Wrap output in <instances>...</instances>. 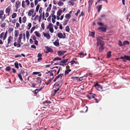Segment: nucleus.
<instances>
[{"label":"nucleus","mask_w":130,"mask_h":130,"mask_svg":"<svg viewBox=\"0 0 130 130\" xmlns=\"http://www.w3.org/2000/svg\"><path fill=\"white\" fill-rule=\"evenodd\" d=\"M23 38V41H25V34H19V37L17 40V43L16 42H15L13 43V45L14 46L17 47H19L21 46L20 43L21 42V39Z\"/></svg>","instance_id":"f257e3e1"},{"label":"nucleus","mask_w":130,"mask_h":130,"mask_svg":"<svg viewBox=\"0 0 130 130\" xmlns=\"http://www.w3.org/2000/svg\"><path fill=\"white\" fill-rule=\"evenodd\" d=\"M60 87L58 86L55 83L54 84V87L53 88V89L51 92V95L53 96L55 95L57 91L59 90Z\"/></svg>","instance_id":"f03ea898"},{"label":"nucleus","mask_w":130,"mask_h":130,"mask_svg":"<svg viewBox=\"0 0 130 130\" xmlns=\"http://www.w3.org/2000/svg\"><path fill=\"white\" fill-rule=\"evenodd\" d=\"M53 25L52 23L49 24L46 27L47 29H49L51 33H53L54 32Z\"/></svg>","instance_id":"7ed1b4c3"},{"label":"nucleus","mask_w":130,"mask_h":130,"mask_svg":"<svg viewBox=\"0 0 130 130\" xmlns=\"http://www.w3.org/2000/svg\"><path fill=\"white\" fill-rule=\"evenodd\" d=\"M97 45L98 46L100 45L101 46H104L105 44L103 41L101 40H100L99 39H96Z\"/></svg>","instance_id":"20e7f679"},{"label":"nucleus","mask_w":130,"mask_h":130,"mask_svg":"<svg viewBox=\"0 0 130 130\" xmlns=\"http://www.w3.org/2000/svg\"><path fill=\"white\" fill-rule=\"evenodd\" d=\"M57 36L60 39H64L66 37V35L64 32L63 33V34L61 32H59L58 33Z\"/></svg>","instance_id":"39448f33"},{"label":"nucleus","mask_w":130,"mask_h":130,"mask_svg":"<svg viewBox=\"0 0 130 130\" xmlns=\"http://www.w3.org/2000/svg\"><path fill=\"white\" fill-rule=\"evenodd\" d=\"M68 60V59H63L62 61L60 62V65L63 66L64 65H66L67 64L69 63Z\"/></svg>","instance_id":"423d86ee"},{"label":"nucleus","mask_w":130,"mask_h":130,"mask_svg":"<svg viewBox=\"0 0 130 130\" xmlns=\"http://www.w3.org/2000/svg\"><path fill=\"white\" fill-rule=\"evenodd\" d=\"M4 14V11L2 10H0V19H1L2 21L4 20L5 18V15L4 14L3 17H2V15Z\"/></svg>","instance_id":"0eeeda50"},{"label":"nucleus","mask_w":130,"mask_h":130,"mask_svg":"<svg viewBox=\"0 0 130 130\" xmlns=\"http://www.w3.org/2000/svg\"><path fill=\"white\" fill-rule=\"evenodd\" d=\"M45 48L47 50L46 52H45L46 53H48L49 52H53L52 49L51 48L48 47L47 46H45Z\"/></svg>","instance_id":"6e6552de"},{"label":"nucleus","mask_w":130,"mask_h":130,"mask_svg":"<svg viewBox=\"0 0 130 130\" xmlns=\"http://www.w3.org/2000/svg\"><path fill=\"white\" fill-rule=\"evenodd\" d=\"M96 89L99 90L100 89H102L103 87L97 83L96 84L94 85Z\"/></svg>","instance_id":"1a4fd4ad"},{"label":"nucleus","mask_w":130,"mask_h":130,"mask_svg":"<svg viewBox=\"0 0 130 130\" xmlns=\"http://www.w3.org/2000/svg\"><path fill=\"white\" fill-rule=\"evenodd\" d=\"M43 33L44 36L46 37L47 39L49 40L50 39L51 36L48 33H45L44 32H43Z\"/></svg>","instance_id":"9d476101"},{"label":"nucleus","mask_w":130,"mask_h":130,"mask_svg":"<svg viewBox=\"0 0 130 130\" xmlns=\"http://www.w3.org/2000/svg\"><path fill=\"white\" fill-rule=\"evenodd\" d=\"M13 40V38L11 36H9L8 38L7 39L8 43L9 44L11 45V43Z\"/></svg>","instance_id":"9b49d317"},{"label":"nucleus","mask_w":130,"mask_h":130,"mask_svg":"<svg viewBox=\"0 0 130 130\" xmlns=\"http://www.w3.org/2000/svg\"><path fill=\"white\" fill-rule=\"evenodd\" d=\"M11 10V7L10 6H8L7 8L5 10V12L6 13H7L8 15H9L10 14V12Z\"/></svg>","instance_id":"f8f14e48"},{"label":"nucleus","mask_w":130,"mask_h":130,"mask_svg":"<svg viewBox=\"0 0 130 130\" xmlns=\"http://www.w3.org/2000/svg\"><path fill=\"white\" fill-rule=\"evenodd\" d=\"M84 77V76L80 77H73V78H74V79H76L78 80L79 81H80L84 79L83 78Z\"/></svg>","instance_id":"ddd939ff"},{"label":"nucleus","mask_w":130,"mask_h":130,"mask_svg":"<svg viewBox=\"0 0 130 130\" xmlns=\"http://www.w3.org/2000/svg\"><path fill=\"white\" fill-rule=\"evenodd\" d=\"M66 52V51H58L57 52V54L58 55L60 56L64 55Z\"/></svg>","instance_id":"4468645a"},{"label":"nucleus","mask_w":130,"mask_h":130,"mask_svg":"<svg viewBox=\"0 0 130 130\" xmlns=\"http://www.w3.org/2000/svg\"><path fill=\"white\" fill-rule=\"evenodd\" d=\"M98 29L101 30L102 31H105L106 30V27H99L98 28Z\"/></svg>","instance_id":"2eb2a0df"},{"label":"nucleus","mask_w":130,"mask_h":130,"mask_svg":"<svg viewBox=\"0 0 130 130\" xmlns=\"http://www.w3.org/2000/svg\"><path fill=\"white\" fill-rule=\"evenodd\" d=\"M20 3L19 1H17L15 3V6L17 8H18L20 6Z\"/></svg>","instance_id":"dca6fc26"},{"label":"nucleus","mask_w":130,"mask_h":130,"mask_svg":"<svg viewBox=\"0 0 130 130\" xmlns=\"http://www.w3.org/2000/svg\"><path fill=\"white\" fill-rule=\"evenodd\" d=\"M34 10L33 9L30 10L28 12V15L29 16H31L32 14L34 13Z\"/></svg>","instance_id":"f3484780"},{"label":"nucleus","mask_w":130,"mask_h":130,"mask_svg":"<svg viewBox=\"0 0 130 130\" xmlns=\"http://www.w3.org/2000/svg\"><path fill=\"white\" fill-rule=\"evenodd\" d=\"M56 84L59 87H61L62 85V82L61 81H59L57 83H56Z\"/></svg>","instance_id":"a211bd4d"},{"label":"nucleus","mask_w":130,"mask_h":130,"mask_svg":"<svg viewBox=\"0 0 130 130\" xmlns=\"http://www.w3.org/2000/svg\"><path fill=\"white\" fill-rule=\"evenodd\" d=\"M74 4L73 2L71 0H70L68 2V5L69 6H73Z\"/></svg>","instance_id":"6ab92c4d"},{"label":"nucleus","mask_w":130,"mask_h":130,"mask_svg":"<svg viewBox=\"0 0 130 130\" xmlns=\"http://www.w3.org/2000/svg\"><path fill=\"white\" fill-rule=\"evenodd\" d=\"M71 16L70 14L68 13L66 14L65 17L67 19H69L71 18Z\"/></svg>","instance_id":"aec40b11"},{"label":"nucleus","mask_w":130,"mask_h":130,"mask_svg":"<svg viewBox=\"0 0 130 130\" xmlns=\"http://www.w3.org/2000/svg\"><path fill=\"white\" fill-rule=\"evenodd\" d=\"M62 12V10L61 9H59V10H58L57 11V16H60V15L61 13Z\"/></svg>","instance_id":"412c9836"},{"label":"nucleus","mask_w":130,"mask_h":130,"mask_svg":"<svg viewBox=\"0 0 130 130\" xmlns=\"http://www.w3.org/2000/svg\"><path fill=\"white\" fill-rule=\"evenodd\" d=\"M29 32L28 31H26V38L27 40H28L29 38Z\"/></svg>","instance_id":"4be33fe9"},{"label":"nucleus","mask_w":130,"mask_h":130,"mask_svg":"<svg viewBox=\"0 0 130 130\" xmlns=\"http://www.w3.org/2000/svg\"><path fill=\"white\" fill-rule=\"evenodd\" d=\"M36 36L38 37H41L40 34L37 31H36L34 32Z\"/></svg>","instance_id":"5701e85b"},{"label":"nucleus","mask_w":130,"mask_h":130,"mask_svg":"<svg viewBox=\"0 0 130 130\" xmlns=\"http://www.w3.org/2000/svg\"><path fill=\"white\" fill-rule=\"evenodd\" d=\"M19 34V32L17 30H15L14 32V36L15 37H17Z\"/></svg>","instance_id":"b1692460"},{"label":"nucleus","mask_w":130,"mask_h":130,"mask_svg":"<svg viewBox=\"0 0 130 130\" xmlns=\"http://www.w3.org/2000/svg\"><path fill=\"white\" fill-rule=\"evenodd\" d=\"M129 42L127 41H124L123 44V46H125L126 44L129 45Z\"/></svg>","instance_id":"393cba45"},{"label":"nucleus","mask_w":130,"mask_h":130,"mask_svg":"<svg viewBox=\"0 0 130 130\" xmlns=\"http://www.w3.org/2000/svg\"><path fill=\"white\" fill-rule=\"evenodd\" d=\"M104 46H101L99 48V52H103V50L104 49Z\"/></svg>","instance_id":"a878e982"},{"label":"nucleus","mask_w":130,"mask_h":130,"mask_svg":"<svg viewBox=\"0 0 130 130\" xmlns=\"http://www.w3.org/2000/svg\"><path fill=\"white\" fill-rule=\"evenodd\" d=\"M63 3L62 2L61 0H60L59 1V2L58 4V5L59 6L63 5Z\"/></svg>","instance_id":"bb28decb"},{"label":"nucleus","mask_w":130,"mask_h":130,"mask_svg":"<svg viewBox=\"0 0 130 130\" xmlns=\"http://www.w3.org/2000/svg\"><path fill=\"white\" fill-rule=\"evenodd\" d=\"M61 60V58L58 57H56L53 59V61H55L56 60Z\"/></svg>","instance_id":"cd10ccee"},{"label":"nucleus","mask_w":130,"mask_h":130,"mask_svg":"<svg viewBox=\"0 0 130 130\" xmlns=\"http://www.w3.org/2000/svg\"><path fill=\"white\" fill-rule=\"evenodd\" d=\"M65 30L67 32H69V31L70 30V29L69 28V27L68 25L66 27Z\"/></svg>","instance_id":"c85d7f7f"},{"label":"nucleus","mask_w":130,"mask_h":130,"mask_svg":"<svg viewBox=\"0 0 130 130\" xmlns=\"http://www.w3.org/2000/svg\"><path fill=\"white\" fill-rule=\"evenodd\" d=\"M26 18L25 16H24L22 18V22L24 23H25L26 21Z\"/></svg>","instance_id":"c756f323"},{"label":"nucleus","mask_w":130,"mask_h":130,"mask_svg":"<svg viewBox=\"0 0 130 130\" xmlns=\"http://www.w3.org/2000/svg\"><path fill=\"white\" fill-rule=\"evenodd\" d=\"M98 12H100L102 8V5H101L99 6H98Z\"/></svg>","instance_id":"7c9ffc66"},{"label":"nucleus","mask_w":130,"mask_h":130,"mask_svg":"<svg viewBox=\"0 0 130 130\" xmlns=\"http://www.w3.org/2000/svg\"><path fill=\"white\" fill-rule=\"evenodd\" d=\"M94 33L93 32H90L89 33V36H92L94 37Z\"/></svg>","instance_id":"2f4dec72"},{"label":"nucleus","mask_w":130,"mask_h":130,"mask_svg":"<svg viewBox=\"0 0 130 130\" xmlns=\"http://www.w3.org/2000/svg\"><path fill=\"white\" fill-rule=\"evenodd\" d=\"M5 35V33L4 32H2L0 34V38L2 39L3 38Z\"/></svg>","instance_id":"473e14b6"},{"label":"nucleus","mask_w":130,"mask_h":130,"mask_svg":"<svg viewBox=\"0 0 130 130\" xmlns=\"http://www.w3.org/2000/svg\"><path fill=\"white\" fill-rule=\"evenodd\" d=\"M71 70H66L65 71V74L66 75L68 74L69 72L71 71Z\"/></svg>","instance_id":"72a5a7b5"},{"label":"nucleus","mask_w":130,"mask_h":130,"mask_svg":"<svg viewBox=\"0 0 130 130\" xmlns=\"http://www.w3.org/2000/svg\"><path fill=\"white\" fill-rule=\"evenodd\" d=\"M111 52L110 51H109L107 54V57L108 58H109L111 56Z\"/></svg>","instance_id":"f704fd0d"},{"label":"nucleus","mask_w":130,"mask_h":130,"mask_svg":"<svg viewBox=\"0 0 130 130\" xmlns=\"http://www.w3.org/2000/svg\"><path fill=\"white\" fill-rule=\"evenodd\" d=\"M17 16V14L15 13H13L12 15V19H14Z\"/></svg>","instance_id":"c9c22d12"},{"label":"nucleus","mask_w":130,"mask_h":130,"mask_svg":"<svg viewBox=\"0 0 130 130\" xmlns=\"http://www.w3.org/2000/svg\"><path fill=\"white\" fill-rule=\"evenodd\" d=\"M7 33H8L7 31H6L5 33V35H4V36L3 38V40H5V39H6V38L7 37Z\"/></svg>","instance_id":"e433bc0d"},{"label":"nucleus","mask_w":130,"mask_h":130,"mask_svg":"<svg viewBox=\"0 0 130 130\" xmlns=\"http://www.w3.org/2000/svg\"><path fill=\"white\" fill-rule=\"evenodd\" d=\"M18 65L19 64L17 62H15L14 63V65L15 67L18 69L19 68Z\"/></svg>","instance_id":"4c0bfd02"},{"label":"nucleus","mask_w":130,"mask_h":130,"mask_svg":"<svg viewBox=\"0 0 130 130\" xmlns=\"http://www.w3.org/2000/svg\"><path fill=\"white\" fill-rule=\"evenodd\" d=\"M53 43L54 45L56 46H58L59 45V42L56 41L54 42Z\"/></svg>","instance_id":"58836bf2"},{"label":"nucleus","mask_w":130,"mask_h":130,"mask_svg":"<svg viewBox=\"0 0 130 130\" xmlns=\"http://www.w3.org/2000/svg\"><path fill=\"white\" fill-rule=\"evenodd\" d=\"M31 26V24L30 23H29L27 25V29L29 30Z\"/></svg>","instance_id":"ea45409f"},{"label":"nucleus","mask_w":130,"mask_h":130,"mask_svg":"<svg viewBox=\"0 0 130 130\" xmlns=\"http://www.w3.org/2000/svg\"><path fill=\"white\" fill-rule=\"evenodd\" d=\"M69 21V20L68 19L64 20V23H63V25H66L67 24V22Z\"/></svg>","instance_id":"a19ab883"},{"label":"nucleus","mask_w":130,"mask_h":130,"mask_svg":"<svg viewBox=\"0 0 130 130\" xmlns=\"http://www.w3.org/2000/svg\"><path fill=\"white\" fill-rule=\"evenodd\" d=\"M18 76L20 79V80L21 81H22L23 80V78L22 77V76L20 74H18Z\"/></svg>","instance_id":"79ce46f5"},{"label":"nucleus","mask_w":130,"mask_h":130,"mask_svg":"<svg viewBox=\"0 0 130 130\" xmlns=\"http://www.w3.org/2000/svg\"><path fill=\"white\" fill-rule=\"evenodd\" d=\"M89 94L90 95L91 97L92 98H94L95 97V95L91 93H90Z\"/></svg>","instance_id":"37998d69"},{"label":"nucleus","mask_w":130,"mask_h":130,"mask_svg":"<svg viewBox=\"0 0 130 130\" xmlns=\"http://www.w3.org/2000/svg\"><path fill=\"white\" fill-rule=\"evenodd\" d=\"M13 30V29L12 28H9L8 31V32L10 34L12 32V31Z\"/></svg>","instance_id":"c03bdc74"},{"label":"nucleus","mask_w":130,"mask_h":130,"mask_svg":"<svg viewBox=\"0 0 130 130\" xmlns=\"http://www.w3.org/2000/svg\"><path fill=\"white\" fill-rule=\"evenodd\" d=\"M11 69V68L10 67L8 66L6 67L5 70L6 71H9Z\"/></svg>","instance_id":"a18cd8bd"},{"label":"nucleus","mask_w":130,"mask_h":130,"mask_svg":"<svg viewBox=\"0 0 130 130\" xmlns=\"http://www.w3.org/2000/svg\"><path fill=\"white\" fill-rule=\"evenodd\" d=\"M40 7V5L39 4L37 5L36 8V11L37 12H38V11Z\"/></svg>","instance_id":"49530a36"},{"label":"nucleus","mask_w":130,"mask_h":130,"mask_svg":"<svg viewBox=\"0 0 130 130\" xmlns=\"http://www.w3.org/2000/svg\"><path fill=\"white\" fill-rule=\"evenodd\" d=\"M125 59L128 60H130V56L128 55H125Z\"/></svg>","instance_id":"de8ad7c7"},{"label":"nucleus","mask_w":130,"mask_h":130,"mask_svg":"<svg viewBox=\"0 0 130 130\" xmlns=\"http://www.w3.org/2000/svg\"><path fill=\"white\" fill-rule=\"evenodd\" d=\"M51 103V102L50 101H45L43 102V104H44L45 103L47 104H50Z\"/></svg>","instance_id":"09e8293b"},{"label":"nucleus","mask_w":130,"mask_h":130,"mask_svg":"<svg viewBox=\"0 0 130 130\" xmlns=\"http://www.w3.org/2000/svg\"><path fill=\"white\" fill-rule=\"evenodd\" d=\"M25 2L24 1L22 2V6L24 8L25 7Z\"/></svg>","instance_id":"8fccbe9b"},{"label":"nucleus","mask_w":130,"mask_h":130,"mask_svg":"<svg viewBox=\"0 0 130 130\" xmlns=\"http://www.w3.org/2000/svg\"><path fill=\"white\" fill-rule=\"evenodd\" d=\"M25 2V3H26V5L27 6H28L30 4V2L28 0H26Z\"/></svg>","instance_id":"3c124183"},{"label":"nucleus","mask_w":130,"mask_h":130,"mask_svg":"<svg viewBox=\"0 0 130 130\" xmlns=\"http://www.w3.org/2000/svg\"><path fill=\"white\" fill-rule=\"evenodd\" d=\"M39 18V16L38 15H36L34 19V20L35 21L38 20V19Z\"/></svg>","instance_id":"603ef678"},{"label":"nucleus","mask_w":130,"mask_h":130,"mask_svg":"<svg viewBox=\"0 0 130 130\" xmlns=\"http://www.w3.org/2000/svg\"><path fill=\"white\" fill-rule=\"evenodd\" d=\"M55 71H54V70H51L49 71L48 72H46V74H48L49 73H50L53 72H55Z\"/></svg>","instance_id":"864d4df0"},{"label":"nucleus","mask_w":130,"mask_h":130,"mask_svg":"<svg viewBox=\"0 0 130 130\" xmlns=\"http://www.w3.org/2000/svg\"><path fill=\"white\" fill-rule=\"evenodd\" d=\"M53 78H54V77H52V78H51L50 79H49V80H47V82L48 83H50L51 82V81H52V80H53Z\"/></svg>","instance_id":"5fc2aeb1"},{"label":"nucleus","mask_w":130,"mask_h":130,"mask_svg":"<svg viewBox=\"0 0 130 130\" xmlns=\"http://www.w3.org/2000/svg\"><path fill=\"white\" fill-rule=\"evenodd\" d=\"M40 91V90H39V89H36L35 90L34 92V93L35 94H36L38 92Z\"/></svg>","instance_id":"6e6d98bb"},{"label":"nucleus","mask_w":130,"mask_h":130,"mask_svg":"<svg viewBox=\"0 0 130 130\" xmlns=\"http://www.w3.org/2000/svg\"><path fill=\"white\" fill-rule=\"evenodd\" d=\"M35 27H33L31 28L30 31V33H31L33 31H34V30H35Z\"/></svg>","instance_id":"4d7b16f0"},{"label":"nucleus","mask_w":130,"mask_h":130,"mask_svg":"<svg viewBox=\"0 0 130 130\" xmlns=\"http://www.w3.org/2000/svg\"><path fill=\"white\" fill-rule=\"evenodd\" d=\"M42 7L40 8L39 10V13L40 14L42 13Z\"/></svg>","instance_id":"13d9d810"},{"label":"nucleus","mask_w":130,"mask_h":130,"mask_svg":"<svg viewBox=\"0 0 130 130\" xmlns=\"http://www.w3.org/2000/svg\"><path fill=\"white\" fill-rule=\"evenodd\" d=\"M119 45L120 46H123V44H122V43L120 40H119Z\"/></svg>","instance_id":"bf43d9fd"},{"label":"nucleus","mask_w":130,"mask_h":130,"mask_svg":"<svg viewBox=\"0 0 130 130\" xmlns=\"http://www.w3.org/2000/svg\"><path fill=\"white\" fill-rule=\"evenodd\" d=\"M41 27L43 29H44V23H42L41 24Z\"/></svg>","instance_id":"052dcab7"},{"label":"nucleus","mask_w":130,"mask_h":130,"mask_svg":"<svg viewBox=\"0 0 130 130\" xmlns=\"http://www.w3.org/2000/svg\"><path fill=\"white\" fill-rule=\"evenodd\" d=\"M6 25V23H3L1 25V27L2 28L4 27L5 25Z\"/></svg>","instance_id":"680f3d73"},{"label":"nucleus","mask_w":130,"mask_h":130,"mask_svg":"<svg viewBox=\"0 0 130 130\" xmlns=\"http://www.w3.org/2000/svg\"><path fill=\"white\" fill-rule=\"evenodd\" d=\"M42 13L41 14H40V16H39V22H40L41 20V17H42Z\"/></svg>","instance_id":"e2e57ef3"},{"label":"nucleus","mask_w":130,"mask_h":130,"mask_svg":"<svg viewBox=\"0 0 130 130\" xmlns=\"http://www.w3.org/2000/svg\"><path fill=\"white\" fill-rule=\"evenodd\" d=\"M80 12V10H78L77 11L76 13H75V14L76 16H77L78 13L79 12Z\"/></svg>","instance_id":"0e129e2a"},{"label":"nucleus","mask_w":130,"mask_h":130,"mask_svg":"<svg viewBox=\"0 0 130 130\" xmlns=\"http://www.w3.org/2000/svg\"><path fill=\"white\" fill-rule=\"evenodd\" d=\"M51 7H48L47 8V9L46 10V11H50V10H51Z\"/></svg>","instance_id":"69168bd1"},{"label":"nucleus","mask_w":130,"mask_h":130,"mask_svg":"<svg viewBox=\"0 0 130 130\" xmlns=\"http://www.w3.org/2000/svg\"><path fill=\"white\" fill-rule=\"evenodd\" d=\"M34 44L36 45H38V42L36 40L34 41Z\"/></svg>","instance_id":"338daca9"},{"label":"nucleus","mask_w":130,"mask_h":130,"mask_svg":"<svg viewBox=\"0 0 130 130\" xmlns=\"http://www.w3.org/2000/svg\"><path fill=\"white\" fill-rule=\"evenodd\" d=\"M19 22L20 24H21L22 23V20H21V17H20L19 18Z\"/></svg>","instance_id":"774afa93"}]
</instances>
